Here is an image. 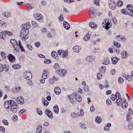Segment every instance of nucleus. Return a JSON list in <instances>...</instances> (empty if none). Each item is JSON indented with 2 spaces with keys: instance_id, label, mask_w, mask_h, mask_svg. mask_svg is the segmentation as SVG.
Returning a JSON list of instances; mask_svg holds the SVG:
<instances>
[{
  "instance_id": "obj_61",
  "label": "nucleus",
  "mask_w": 133,
  "mask_h": 133,
  "mask_svg": "<svg viewBox=\"0 0 133 133\" xmlns=\"http://www.w3.org/2000/svg\"><path fill=\"white\" fill-rule=\"evenodd\" d=\"M118 99H117V100L116 103H117V105L118 106H120V104L122 102V101L120 100L118 101Z\"/></svg>"
},
{
  "instance_id": "obj_55",
  "label": "nucleus",
  "mask_w": 133,
  "mask_h": 133,
  "mask_svg": "<svg viewBox=\"0 0 133 133\" xmlns=\"http://www.w3.org/2000/svg\"><path fill=\"white\" fill-rule=\"evenodd\" d=\"M2 122L4 124L6 125H8V123L7 121L5 119H3L2 120Z\"/></svg>"
},
{
  "instance_id": "obj_53",
  "label": "nucleus",
  "mask_w": 133,
  "mask_h": 133,
  "mask_svg": "<svg viewBox=\"0 0 133 133\" xmlns=\"http://www.w3.org/2000/svg\"><path fill=\"white\" fill-rule=\"evenodd\" d=\"M99 0H94V3L95 4L98 5H99Z\"/></svg>"
},
{
  "instance_id": "obj_31",
  "label": "nucleus",
  "mask_w": 133,
  "mask_h": 133,
  "mask_svg": "<svg viewBox=\"0 0 133 133\" xmlns=\"http://www.w3.org/2000/svg\"><path fill=\"white\" fill-rule=\"evenodd\" d=\"M116 96L117 97V98L118 99H120V100H121L122 98L121 95L118 92H116Z\"/></svg>"
},
{
  "instance_id": "obj_28",
  "label": "nucleus",
  "mask_w": 133,
  "mask_h": 133,
  "mask_svg": "<svg viewBox=\"0 0 133 133\" xmlns=\"http://www.w3.org/2000/svg\"><path fill=\"white\" fill-rule=\"evenodd\" d=\"M102 121V118L101 117H96V122L98 123H100Z\"/></svg>"
},
{
  "instance_id": "obj_41",
  "label": "nucleus",
  "mask_w": 133,
  "mask_h": 133,
  "mask_svg": "<svg viewBox=\"0 0 133 133\" xmlns=\"http://www.w3.org/2000/svg\"><path fill=\"white\" fill-rule=\"evenodd\" d=\"M4 69L5 71H7L9 70V67L8 64H5L3 66Z\"/></svg>"
},
{
  "instance_id": "obj_43",
  "label": "nucleus",
  "mask_w": 133,
  "mask_h": 133,
  "mask_svg": "<svg viewBox=\"0 0 133 133\" xmlns=\"http://www.w3.org/2000/svg\"><path fill=\"white\" fill-rule=\"evenodd\" d=\"M54 67L55 69L56 70L59 69V66L58 64L56 63L54 64Z\"/></svg>"
},
{
  "instance_id": "obj_52",
  "label": "nucleus",
  "mask_w": 133,
  "mask_h": 133,
  "mask_svg": "<svg viewBox=\"0 0 133 133\" xmlns=\"http://www.w3.org/2000/svg\"><path fill=\"white\" fill-rule=\"evenodd\" d=\"M26 111V110L25 109H23L20 110L19 112V114L21 115V114H22L23 113L25 112Z\"/></svg>"
},
{
  "instance_id": "obj_19",
  "label": "nucleus",
  "mask_w": 133,
  "mask_h": 133,
  "mask_svg": "<svg viewBox=\"0 0 133 133\" xmlns=\"http://www.w3.org/2000/svg\"><path fill=\"white\" fill-rule=\"evenodd\" d=\"M112 63L114 64H116L118 61V58L117 57H114L111 58Z\"/></svg>"
},
{
  "instance_id": "obj_22",
  "label": "nucleus",
  "mask_w": 133,
  "mask_h": 133,
  "mask_svg": "<svg viewBox=\"0 0 133 133\" xmlns=\"http://www.w3.org/2000/svg\"><path fill=\"white\" fill-rule=\"evenodd\" d=\"M21 65L19 64L13 65H12V68L15 69H19L21 68Z\"/></svg>"
},
{
  "instance_id": "obj_13",
  "label": "nucleus",
  "mask_w": 133,
  "mask_h": 133,
  "mask_svg": "<svg viewBox=\"0 0 133 133\" xmlns=\"http://www.w3.org/2000/svg\"><path fill=\"white\" fill-rule=\"evenodd\" d=\"M91 34L89 33H88L86 35L84 36L83 38V39L84 40L87 41L89 40V39L90 38V36Z\"/></svg>"
},
{
  "instance_id": "obj_12",
  "label": "nucleus",
  "mask_w": 133,
  "mask_h": 133,
  "mask_svg": "<svg viewBox=\"0 0 133 133\" xmlns=\"http://www.w3.org/2000/svg\"><path fill=\"white\" fill-rule=\"evenodd\" d=\"M8 57L9 60L11 62H14L16 60L14 56L11 54H10Z\"/></svg>"
},
{
  "instance_id": "obj_45",
  "label": "nucleus",
  "mask_w": 133,
  "mask_h": 133,
  "mask_svg": "<svg viewBox=\"0 0 133 133\" xmlns=\"http://www.w3.org/2000/svg\"><path fill=\"white\" fill-rule=\"evenodd\" d=\"M114 44L115 46L118 48L121 46L120 44L117 42H114Z\"/></svg>"
},
{
  "instance_id": "obj_26",
  "label": "nucleus",
  "mask_w": 133,
  "mask_h": 133,
  "mask_svg": "<svg viewBox=\"0 0 133 133\" xmlns=\"http://www.w3.org/2000/svg\"><path fill=\"white\" fill-rule=\"evenodd\" d=\"M109 63V60L108 58H105L104 59L103 62V63L104 65L108 64Z\"/></svg>"
},
{
  "instance_id": "obj_11",
  "label": "nucleus",
  "mask_w": 133,
  "mask_h": 133,
  "mask_svg": "<svg viewBox=\"0 0 133 133\" xmlns=\"http://www.w3.org/2000/svg\"><path fill=\"white\" fill-rule=\"evenodd\" d=\"M21 87L20 86H16L13 88L12 89V92L15 93H17L18 92L19 90L21 89Z\"/></svg>"
},
{
  "instance_id": "obj_8",
  "label": "nucleus",
  "mask_w": 133,
  "mask_h": 133,
  "mask_svg": "<svg viewBox=\"0 0 133 133\" xmlns=\"http://www.w3.org/2000/svg\"><path fill=\"white\" fill-rule=\"evenodd\" d=\"M45 113L49 118H53L52 113L49 109H46L45 111Z\"/></svg>"
},
{
  "instance_id": "obj_4",
  "label": "nucleus",
  "mask_w": 133,
  "mask_h": 133,
  "mask_svg": "<svg viewBox=\"0 0 133 133\" xmlns=\"http://www.w3.org/2000/svg\"><path fill=\"white\" fill-rule=\"evenodd\" d=\"M24 76H25V78L27 80H30L31 78L32 75L30 72L26 71L23 73Z\"/></svg>"
},
{
  "instance_id": "obj_40",
  "label": "nucleus",
  "mask_w": 133,
  "mask_h": 133,
  "mask_svg": "<svg viewBox=\"0 0 133 133\" xmlns=\"http://www.w3.org/2000/svg\"><path fill=\"white\" fill-rule=\"evenodd\" d=\"M5 33H3V31L0 32V38L2 39H4V37L5 34Z\"/></svg>"
},
{
  "instance_id": "obj_36",
  "label": "nucleus",
  "mask_w": 133,
  "mask_h": 133,
  "mask_svg": "<svg viewBox=\"0 0 133 133\" xmlns=\"http://www.w3.org/2000/svg\"><path fill=\"white\" fill-rule=\"evenodd\" d=\"M27 6L28 7V10H30L32 8H34L33 5L32 4L28 3L26 4Z\"/></svg>"
},
{
  "instance_id": "obj_3",
  "label": "nucleus",
  "mask_w": 133,
  "mask_h": 133,
  "mask_svg": "<svg viewBox=\"0 0 133 133\" xmlns=\"http://www.w3.org/2000/svg\"><path fill=\"white\" fill-rule=\"evenodd\" d=\"M11 110L12 112L15 113L17 112L19 106L18 105V104L17 102H15L14 101L12 104H11Z\"/></svg>"
},
{
  "instance_id": "obj_14",
  "label": "nucleus",
  "mask_w": 133,
  "mask_h": 133,
  "mask_svg": "<svg viewBox=\"0 0 133 133\" xmlns=\"http://www.w3.org/2000/svg\"><path fill=\"white\" fill-rule=\"evenodd\" d=\"M63 25L64 28L68 30L70 28V25L67 22L64 21L63 23Z\"/></svg>"
},
{
  "instance_id": "obj_44",
  "label": "nucleus",
  "mask_w": 133,
  "mask_h": 133,
  "mask_svg": "<svg viewBox=\"0 0 133 133\" xmlns=\"http://www.w3.org/2000/svg\"><path fill=\"white\" fill-rule=\"evenodd\" d=\"M1 55L3 59H5L6 58L7 56H6V55L5 54L4 52H2L1 53Z\"/></svg>"
},
{
  "instance_id": "obj_54",
  "label": "nucleus",
  "mask_w": 133,
  "mask_h": 133,
  "mask_svg": "<svg viewBox=\"0 0 133 133\" xmlns=\"http://www.w3.org/2000/svg\"><path fill=\"white\" fill-rule=\"evenodd\" d=\"M106 104L108 105H111V103L110 100L109 99H107L106 100Z\"/></svg>"
},
{
  "instance_id": "obj_15",
  "label": "nucleus",
  "mask_w": 133,
  "mask_h": 133,
  "mask_svg": "<svg viewBox=\"0 0 133 133\" xmlns=\"http://www.w3.org/2000/svg\"><path fill=\"white\" fill-rule=\"evenodd\" d=\"M51 55L52 57L55 58L57 60H58V57L57 53L55 51H53L51 52Z\"/></svg>"
},
{
  "instance_id": "obj_37",
  "label": "nucleus",
  "mask_w": 133,
  "mask_h": 133,
  "mask_svg": "<svg viewBox=\"0 0 133 133\" xmlns=\"http://www.w3.org/2000/svg\"><path fill=\"white\" fill-rule=\"evenodd\" d=\"M27 26L25 24H24L22 25V27L21 30H24V31H26V28H27Z\"/></svg>"
},
{
  "instance_id": "obj_34",
  "label": "nucleus",
  "mask_w": 133,
  "mask_h": 133,
  "mask_svg": "<svg viewBox=\"0 0 133 133\" xmlns=\"http://www.w3.org/2000/svg\"><path fill=\"white\" fill-rule=\"evenodd\" d=\"M10 42L13 45H15L16 44H17V42L14 39H12L10 40Z\"/></svg>"
},
{
  "instance_id": "obj_56",
  "label": "nucleus",
  "mask_w": 133,
  "mask_h": 133,
  "mask_svg": "<svg viewBox=\"0 0 133 133\" xmlns=\"http://www.w3.org/2000/svg\"><path fill=\"white\" fill-rule=\"evenodd\" d=\"M84 90L87 92H88L89 91V88L87 86H85L84 87Z\"/></svg>"
},
{
  "instance_id": "obj_6",
  "label": "nucleus",
  "mask_w": 133,
  "mask_h": 133,
  "mask_svg": "<svg viewBox=\"0 0 133 133\" xmlns=\"http://www.w3.org/2000/svg\"><path fill=\"white\" fill-rule=\"evenodd\" d=\"M14 102V101L11 100L5 101L4 104V107L8 109L9 108V105H11V104H12Z\"/></svg>"
},
{
  "instance_id": "obj_63",
  "label": "nucleus",
  "mask_w": 133,
  "mask_h": 133,
  "mask_svg": "<svg viewBox=\"0 0 133 133\" xmlns=\"http://www.w3.org/2000/svg\"><path fill=\"white\" fill-rule=\"evenodd\" d=\"M27 46L30 50H32V48L31 46V44H27Z\"/></svg>"
},
{
  "instance_id": "obj_58",
  "label": "nucleus",
  "mask_w": 133,
  "mask_h": 133,
  "mask_svg": "<svg viewBox=\"0 0 133 133\" xmlns=\"http://www.w3.org/2000/svg\"><path fill=\"white\" fill-rule=\"evenodd\" d=\"M89 15L92 18L95 17V15L94 13H89Z\"/></svg>"
},
{
  "instance_id": "obj_50",
  "label": "nucleus",
  "mask_w": 133,
  "mask_h": 133,
  "mask_svg": "<svg viewBox=\"0 0 133 133\" xmlns=\"http://www.w3.org/2000/svg\"><path fill=\"white\" fill-rule=\"evenodd\" d=\"M126 79L128 80L129 81H130L132 80V78L129 75H127V77H126Z\"/></svg>"
},
{
  "instance_id": "obj_10",
  "label": "nucleus",
  "mask_w": 133,
  "mask_h": 133,
  "mask_svg": "<svg viewBox=\"0 0 133 133\" xmlns=\"http://www.w3.org/2000/svg\"><path fill=\"white\" fill-rule=\"evenodd\" d=\"M74 96H75L76 100L77 102H80L81 101L82 98L80 96L79 94H78L77 92H75L74 93Z\"/></svg>"
},
{
  "instance_id": "obj_21",
  "label": "nucleus",
  "mask_w": 133,
  "mask_h": 133,
  "mask_svg": "<svg viewBox=\"0 0 133 133\" xmlns=\"http://www.w3.org/2000/svg\"><path fill=\"white\" fill-rule=\"evenodd\" d=\"M54 111L55 113L56 114H58V113L59 108L58 105H56L54 107Z\"/></svg>"
},
{
  "instance_id": "obj_48",
  "label": "nucleus",
  "mask_w": 133,
  "mask_h": 133,
  "mask_svg": "<svg viewBox=\"0 0 133 133\" xmlns=\"http://www.w3.org/2000/svg\"><path fill=\"white\" fill-rule=\"evenodd\" d=\"M37 113L38 114L40 115H41L42 114V112L41 110L38 108H37Z\"/></svg>"
},
{
  "instance_id": "obj_30",
  "label": "nucleus",
  "mask_w": 133,
  "mask_h": 133,
  "mask_svg": "<svg viewBox=\"0 0 133 133\" xmlns=\"http://www.w3.org/2000/svg\"><path fill=\"white\" fill-rule=\"evenodd\" d=\"M117 97L116 96V94L115 95L114 94H112L111 95L110 97V99L112 101H114L117 99Z\"/></svg>"
},
{
  "instance_id": "obj_27",
  "label": "nucleus",
  "mask_w": 133,
  "mask_h": 133,
  "mask_svg": "<svg viewBox=\"0 0 133 133\" xmlns=\"http://www.w3.org/2000/svg\"><path fill=\"white\" fill-rule=\"evenodd\" d=\"M3 33H5L4 36H5L6 35H7L9 36H11L12 35V33L11 31H3Z\"/></svg>"
},
{
  "instance_id": "obj_62",
  "label": "nucleus",
  "mask_w": 133,
  "mask_h": 133,
  "mask_svg": "<svg viewBox=\"0 0 133 133\" xmlns=\"http://www.w3.org/2000/svg\"><path fill=\"white\" fill-rule=\"evenodd\" d=\"M4 69L3 64H0V72L2 71Z\"/></svg>"
},
{
  "instance_id": "obj_18",
  "label": "nucleus",
  "mask_w": 133,
  "mask_h": 133,
  "mask_svg": "<svg viewBox=\"0 0 133 133\" xmlns=\"http://www.w3.org/2000/svg\"><path fill=\"white\" fill-rule=\"evenodd\" d=\"M89 26L91 28H96L97 26L95 22H92L90 23Z\"/></svg>"
},
{
  "instance_id": "obj_5",
  "label": "nucleus",
  "mask_w": 133,
  "mask_h": 133,
  "mask_svg": "<svg viewBox=\"0 0 133 133\" xmlns=\"http://www.w3.org/2000/svg\"><path fill=\"white\" fill-rule=\"evenodd\" d=\"M55 72L62 77L64 76L66 73V72H65V71L64 69L57 70Z\"/></svg>"
},
{
  "instance_id": "obj_49",
  "label": "nucleus",
  "mask_w": 133,
  "mask_h": 133,
  "mask_svg": "<svg viewBox=\"0 0 133 133\" xmlns=\"http://www.w3.org/2000/svg\"><path fill=\"white\" fill-rule=\"evenodd\" d=\"M102 75L100 73L97 74V78L98 79H100L102 78Z\"/></svg>"
},
{
  "instance_id": "obj_1",
  "label": "nucleus",
  "mask_w": 133,
  "mask_h": 133,
  "mask_svg": "<svg viewBox=\"0 0 133 133\" xmlns=\"http://www.w3.org/2000/svg\"><path fill=\"white\" fill-rule=\"evenodd\" d=\"M105 22H103L102 23V26L103 27L106 29H108L111 27L112 23L111 21L109 20V19H105Z\"/></svg>"
},
{
  "instance_id": "obj_39",
  "label": "nucleus",
  "mask_w": 133,
  "mask_h": 133,
  "mask_svg": "<svg viewBox=\"0 0 133 133\" xmlns=\"http://www.w3.org/2000/svg\"><path fill=\"white\" fill-rule=\"evenodd\" d=\"M71 116L72 117L75 118L78 117V115L77 113L74 112H72L71 114Z\"/></svg>"
},
{
  "instance_id": "obj_46",
  "label": "nucleus",
  "mask_w": 133,
  "mask_h": 133,
  "mask_svg": "<svg viewBox=\"0 0 133 133\" xmlns=\"http://www.w3.org/2000/svg\"><path fill=\"white\" fill-rule=\"evenodd\" d=\"M35 45L37 48H39L41 44L39 42H36L34 43Z\"/></svg>"
},
{
  "instance_id": "obj_64",
  "label": "nucleus",
  "mask_w": 133,
  "mask_h": 133,
  "mask_svg": "<svg viewBox=\"0 0 133 133\" xmlns=\"http://www.w3.org/2000/svg\"><path fill=\"white\" fill-rule=\"evenodd\" d=\"M64 51L63 50H59L57 51L58 54L59 55H61L62 53Z\"/></svg>"
},
{
  "instance_id": "obj_25",
  "label": "nucleus",
  "mask_w": 133,
  "mask_h": 133,
  "mask_svg": "<svg viewBox=\"0 0 133 133\" xmlns=\"http://www.w3.org/2000/svg\"><path fill=\"white\" fill-rule=\"evenodd\" d=\"M122 58H125L127 55V53L126 51H123L121 53Z\"/></svg>"
},
{
  "instance_id": "obj_60",
  "label": "nucleus",
  "mask_w": 133,
  "mask_h": 133,
  "mask_svg": "<svg viewBox=\"0 0 133 133\" xmlns=\"http://www.w3.org/2000/svg\"><path fill=\"white\" fill-rule=\"evenodd\" d=\"M47 74H43L42 78L44 79H45L47 78Z\"/></svg>"
},
{
  "instance_id": "obj_33",
  "label": "nucleus",
  "mask_w": 133,
  "mask_h": 133,
  "mask_svg": "<svg viewBox=\"0 0 133 133\" xmlns=\"http://www.w3.org/2000/svg\"><path fill=\"white\" fill-rule=\"evenodd\" d=\"M128 127L130 130L133 129V123L129 122L128 125Z\"/></svg>"
},
{
  "instance_id": "obj_57",
  "label": "nucleus",
  "mask_w": 133,
  "mask_h": 133,
  "mask_svg": "<svg viewBox=\"0 0 133 133\" xmlns=\"http://www.w3.org/2000/svg\"><path fill=\"white\" fill-rule=\"evenodd\" d=\"M0 131L3 133H4L5 132V129L3 127H0Z\"/></svg>"
},
{
  "instance_id": "obj_24",
  "label": "nucleus",
  "mask_w": 133,
  "mask_h": 133,
  "mask_svg": "<svg viewBox=\"0 0 133 133\" xmlns=\"http://www.w3.org/2000/svg\"><path fill=\"white\" fill-rule=\"evenodd\" d=\"M99 71L102 74H103L105 72L106 69V67L105 66H102L99 68Z\"/></svg>"
},
{
  "instance_id": "obj_7",
  "label": "nucleus",
  "mask_w": 133,
  "mask_h": 133,
  "mask_svg": "<svg viewBox=\"0 0 133 133\" xmlns=\"http://www.w3.org/2000/svg\"><path fill=\"white\" fill-rule=\"evenodd\" d=\"M34 16L35 17L36 16V19L38 20L39 22H42L43 21V17L41 14H35L34 15Z\"/></svg>"
},
{
  "instance_id": "obj_29",
  "label": "nucleus",
  "mask_w": 133,
  "mask_h": 133,
  "mask_svg": "<svg viewBox=\"0 0 133 133\" xmlns=\"http://www.w3.org/2000/svg\"><path fill=\"white\" fill-rule=\"evenodd\" d=\"M3 14L5 17L7 18L10 17L11 16V14L10 12H4Z\"/></svg>"
},
{
  "instance_id": "obj_20",
  "label": "nucleus",
  "mask_w": 133,
  "mask_h": 133,
  "mask_svg": "<svg viewBox=\"0 0 133 133\" xmlns=\"http://www.w3.org/2000/svg\"><path fill=\"white\" fill-rule=\"evenodd\" d=\"M42 129V128L41 125H39L38 126H37V133H41Z\"/></svg>"
},
{
  "instance_id": "obj_23",
  "label": "nucleus",
  "mask_w": 133,
  "mask_h": 133,
  "mask_svg": "<svg viewBox=\"0 0 133 133\" xmlns=\"http://www.w3.org/2000/svg\"><path fill=\"white\" fill-rule=\"evenodd\" d=\"M68 51L67 50L64 51L63 52L62 56L63 58H66L68 56Z\"/></svg>"
},
{
  "instance_id": "obj_17",
  "label": "nucleus",
  "mask_w": 133,
  "mask_h": 133,
  "mask_svg": "<svg viewBox=\"0 0 133 133\" xmlns=\"http://www.w3.org/2000/svg\"><path fill=\"white\" fill-rule=\"evenodd\" d=\"M81 49L80 46H74L73 48V49L74 51L78 53L79 52V51Z\"/></svg>"
},
{
  "instance_id": "obj_42",
  "label": "nucleus",
  "mask_w": 133,
  "mask_h": 133,
  "mask_svg": "<svg viewBox=\"0 0 133 133\" xmlns=\"http://www.w3.org/2000/svg\"><path fill=\"white\" fill-rule=\"evenodd\" d=\"M44 62L45 64H48L51 63V61L50 59H45L44 61Z\"/></svg>"
},
{
  "instance_id": "obj_9",
  "label": "nucleus",
  "mask_w": 133,
  "mask_h": 133,
  "mask_svg": "<svg viewBox=\"0 0 133 133\" xmlns=\"http://www.w3.org/2000/svg\"><path fill=\"white\" fill-rule=\"evenodd\" d=\"M17 101L21 104H23L24 103V99L22 96H19L16 99Z\"/></svg>"
},
{
  "instance_id": "obj_59",
  "label": "nucleus",
  "mask_w": 133,
  "mask_h": 133,
  "mask_svg": "<svg viewBox=\"0 0 133 133\" xmlns=\"http://www.w3.org/2000/svg\"><path fill=\"white\" fill-rule=\"evenodd\" d=\"M58 18L61 21H63L64 20V18L63 17V15L62 14H61L60 15V16Z\"/></svg>"
},
{
  "instance_id": "obj_16",
  "label": "nucleus",
  "mask_w": 133,
  "mask_h": 133,
  "mask_svg": "<svg viewBox=\"0 0 133 133\" xmlns=\"http://www.w3.org/2000/svg\"><path fill=\"white\" fill-rule=\"evenodd\" d=\"M54 91L56 94L59 95L60 93L61 90L59 87H57L55 88Z\"/></svg>"
},
{
  "instance_id": "obj_38",
  "label": "nucleus",
  "mask_w": 133,
  "mask_h": 133,
  "mask_svg": "<svg viewBox=\"0 0 133 133\" xmlns=\"http://www.w3.org/2000/svg\"><path fill=\"white\" fill-rule=\"evenodd\" d=\"M32 26L35 27H38V25L35 21H32Z\"/></svg>"
},
{
  "instance_id": "obj_32",
  "label": "nucleus",
  "mask_w": 133,
  "mask_h": 133,
  "mask_svg": "<svg viewBox=\"0 0 133 133\" xmlns=\"http://www.w3.org/2000/svg\"><path fill=\"white\" fill-rule=\"evenodd\" d=\"M86 60L89 62H92L93 60L92 57L90 56H88L86 58Z\"/></svg>"
},
{
  "instance_id": "obj_2",
  "label": "nucleus",
  "mask_w": 133,
  "mask_h": 133,
  "mask_svg": "<svg viewBox=\"0 0 133 133\" xmlns=\"http://www.w3.org/2000/svg\"><path fill=\"white\" fill-rule=\"evenodd\" d=\"M24 30H21L20 37L22 38L23 40H26L29 37L28 35L29 33V30H26V31H24Z\"/></svg>"
},
{
  "instance_id": "obj_35",
  "label": "nucleus",
  "mask_w": 133,
  "mask_h": 133,
  "mask_svg": "<svg viewBox=\"0 0 133 133\" xmlns=\"http://www.w3.org/2000/svg\"><path fill=\"white\" fill-rule=\"evenodd\" d=\"M128 105L127 103L126 102V103L125 102H123L122 103V107L123 108H126Z\"/></svg>"
},
{
  "instance_id": "obj_51",
  "label": "nucleus",
  "mask_w": 133,
  "mask_h": 133,
  "mask_svg": "<svg viewBox=\"0 0 133 133\" xmlns=\"http://www.w3.org/2000/svg\"><path fill=\"white\" fill-rule=\"evenodd\" d=\"M123 4V2L122 1L120 0L118 1V3H117V4L118 5V6H121Z\"/></svg>"
},
{
  "instance_id": "obj_47",
  "label": "nucleus",
  "mask_w": 133,
  "mask_h": 133,
  "mask_svg": "<svg viewBox=\"0 0 133 133\" xmlns=\"http://www.w3.org/2000/svg\"><path fill=\"white\" fill-rule=\"evenodd\" d=\"M118 81L119 83H122L123 82V79L121 77H119L118 78Z\"/></svg>"
}]
</instances>
